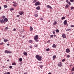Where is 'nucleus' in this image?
<instances>
[{"label":"nucleus","mask_w":74,"mask_h":74,"mask_svg":"<svg viewBox=\"0 0 74 74\" xmlns=\"http://www.w3.org/2000/svg\"><path fill=\"white\" fill-rule=\"evenodd\" d=\"M74 71V67H73V68H72L71 69V71Z\"/></svg>","instance_id":"30"},{"label":"nucleus","mask_w":74,"mask_h":74,"mask_svg":"<svg viewBox=\"0 0 74 74\" xmlns=\"http://www.w3.org/2000/svg\"><path fill=\"white\" fill-rule=\"evenodd\" d=\"M39 67H40V68H42V67H43V65H41L39 66Z\"/></svg>","instance_id":"25"},{"label":"nucleus","mask_w":74,"mask_h":74,"mask_svg":"<svg viewBox=\"0 0 74 74\" xmlns=\"http://www.w3.org/2000/svg\"><path fill=\"white\" fill-rule=\"evenodd\" d=\"M3 42H2V43H0V45H3Z\"/></svg>","instance_id":"37"},{"label":"nucleus","mask_w":74,"mask_h":74,"mask_svg":"<svg viewBox=\"0 0 74 74\" xmlns=\"http://www.w3.org/2000/svg\"><path fill=\"white\" fill-rule=\"evenodd\" d=\"M10 10H14V9H13V8H12V9H10Z\"/></svg>","instance_id":"53"},{"label":"nucleus","mask_w":74,"mask_h":74,"mask_svg":"<svg viewBox=\"0 0 74 74\" xmlns=\"http://www.w3.org/2000/svg\"><path fill=\"white\" fill-rule=\"evenodd\" d=\"M57 24V22L56 21H55L54 22V23H53V25L54 26L55 25Z\"/></svg>","instance_id":"10"},{"label":"nucleus","mask_w":74,"mask_h":74,"mask_svg":"<svg viewBox=\"0 0 74 74\" xmlns=\"http://www.w3.org/2000/svg\"><path fill=\"white\" fill-rule=\"evenodd\" d=\"M13 7H16V5H15V4H13Z\"/></svg>","instance_id":"35"},{"label":"nucleus","mask_w":74,"mask_h":74,"mask_svg":"<svg viewBox=\"0 0 74 74\" xmlns=\"http://www.w3.org/2000/svg\"><path fill=\"white\" fill-rule=\"evenodd\" d=\"M3 41H4V42H8V41H9V40L7 39H4V40H3Z\"/></svg>","instance_id":"18"},{"label":"nucleus","mask_w":74,"mask_h":74,"mask_svg":"<svg viewBox=\"0 0 74 74\" xmlns=\"http://www.w3.org/2000/svg\"><path fill=\"white\" fill-rule=\"evenodd\" d=\"M5 1H8V0H5Z\"/></svg>","instance_id":"63"},{"label":"nucleus","mask_w":74,"mask_h":74,"mask_svg":"<svg viewBox=\"0 0 74 74\" xmlns=\"http://www.w3.org/2000/svg\"><path fill=\"white\" fill-rule=\"evenodd\" d=\"M23 14V12H19V14H20V15H22Z\"/></svg>","instance_id":"12"},{"label":"nucleus","mask_w":74,"mask_h":74,"mask_svg":"<svg viewBox=\"0 0 74 74\" xmlns=\"http://www.w3.org/2000/svg\"><path fill=\"white\" fill-rule=\"evenodd\" d=\"M74 8V7H71V10H73V9Z\"/></svg>","instance_id":"34"},{"label":"nucleus","mask_w":74,"mask_h":74,"mask_svg":"<svg viewBox=\"0 0 74 74\" xmlns=\"http://www.w3.org/2000/svg\"><path fill=\"white\" fill-rule=\"evenodd\" d=\"M13 31H16V29H13Z\"/></svg>","instance_id":"51"},{"label":"nucleus","mask_w":74,"mask_h":74,"mask_svg":"<svg viewBox=\"0 0 74 74\" xmlns=\"http://www.w3.org/2000/svg\"><path fill=\"white\" fill-rule=\"evenodd\" d=\"M19 60L20 61V62H22V58H20V59H19Z\"/></svg>","instance_id":"27"},{"label":"nucleus","mask_w":74,"mask_h":74,"mask_svg":"<svg viewBox=\"0 0 74 74\" xmlns=\"http://www.w3.org/2000/svg\"><path fill=\"white\" fill-rule=\"evenodd\" d=\"M34 41H35L36 42H38V35H35L34 37Z\"/></svg>","instance_id":"2"},{"label":"nucleus","mask_w":74,"mask_h":74,"mask_svg":"<svg viewBox=\"0 0 74 74\" xmlns=\"http://www.w3.org/2000/svg\"><path fill=\"white\" fill-rule=\"evenodd\" d=\"M36 9L39 10V9H40V7L38 6L36 8Z\"/></svg>","instance_id":"21"},{"label":"nucleus","mask_w":74,"mask_h":74,"mask_svg":"<svg viewBox=\"0 0 74 74\" xmlns=\"http://www.w3.org/2000/svg\"><path fill=\"white\" fill-rule=\"evenodd\" d=\"M29 47H30V48H32V46H29Z\"/></svg>","instance_id":"36"},{"label":"nucleus","mask_w":74,"mask_h":74,"mask_svg":"<svg viewBox=\"0 0 74 74\" xmlns=\"http://www.w3.org/2000/svg\"><path fill=\"white\" fill-rule=\"evenodd\" d=\"M5 16H2V19H4V18H5Z\"/></svg>","instance_id":"32"},{"label":"nucleus","mask_w":74,"mask_h":74,"mask_svg":"<svg viewBox=\"0 0 74 74\" xmlns=\"http://www.w3.org/2000/svg\"><path fill=\"white\" fill-rule=\"evenodd\" d=\"M32 30H33V28H32V27H30V31L32 32Z\"/></svg>","instance_id":"13"},{"label":"nucleus","mask_w":74,"mask_h":74,"mask_svg":"<svg viewBox=\"0 0 74 74\" xmlns=\"http://www.w3.org/2000/svg\"><path fill=\"white\" fill-rule=\"evenodd\" d=\"M34 47H38V45H34Z\"/></svg>","instance_id":"17"},{"label":"nucleus","mask_w":74,"mask_h":74,"mask_svg":"<svg viewBox=\"0 0 74 74\" xmlns=\"http://www.w3.org/2000/svg\"><path fill=\"white\" fill-rule=\"evenodd\" d=\"M53 37V35H52L50 36V38H52Z\"/></svg>","instance_id":"40"},{"label":"nucleus","mask_w":74,"mask_h":74,"mask_svg":"<svg viewBox=\"0 0 74 74\" xmlns=\"http://www.w3.org/2000/svg\"><path fill=\"white\" fill-rule=\"evenodd\" d=\"M16 65V63L15 62H13L12 63V65Z\"/></svg>","instance_id":"23"},{"label":"nucleus","mask_w":74,"mask_h":74,"mask_svg":"<svg viewBox=\"0 0 74 74\" xmlns=\"http://www.w3.org/2000/svg\"><path fill=\"white\" fill-rule=\"evenodd\" d=\"M4 74H7L6 73H4Z\"/></svg>","instance_id":"61"},{"label":"nucleus","mask_w":74,"mask_h":74,"mask_svg":"<svg viewBox=\"0 0 74 74\" xmlns=\"http://www.w3.org/2000/svg\"><path fill=\"white\" fill-rule=\"evenodd\" d=\"M8 21V19L7 18H5L4 19H0V23H6Z\"/></svg>","instance_id":"1"},{"label":"nucleus","mask_w":74,"mask_h":74,"mask_svg":"<svg viewBox=\"0 0 74 74\" xmlns=\"http://www.w3.org/2000/svg\"><path fill=\"white\" fill-rule=\"evenodd\" d=\"M35 58H36V59H37L38 60V61H41V56H39L38 55H36V56H35Z\"/></svg>","instance_id":"3"},{"label":"nucleus","mask_w":74,"mask_h":74,"mask_svg":"<svg viewBox=\"0 0 74 74\" xmlns=\"http://www.w3.org/2000/svg\"><path fill=\"white\" fill-rule=\"evenodd\" d=\"M20 17V15H16L17 17L18 18V17Z\"/></svg>","instance_id":"46"},{"label":"nucleus","mask_w":74,"mask_h":74,"mask_svg":"<svg viewBox=\"0 0 74 74\" xmlns=\"http://www.w3.org/2000/svg\"><path fill=\"white\" fill-rule=\"evenodd\" d=\"M74 27V25H71V27Z\"/></svg>","instance_id":"42"},{"label":"nucleus","mask_w":74,"mask_h":74,"mask_svg":"<svg viewBox=\"0 0 74 74\" xmlns=\"http://www.w3.org/2000/svg\"><path fill=\"white\" fill-rule=\"evenodd\" d=\"M56 56H53V60H55V59L56 58Z\"/></svg>","instance_id":"14"},{"label":"nucleus","mask_w":74,"mask_h":74,"mask_svg":"<svg viewBox=\"0 0 74 74\" xmlns=\"http://www.w3.org/2000/svg\"><path fill=\"white\" fill-rule=\"evenodd\" d=\"M38 15L37 14H34V16H35L36 17H38Z\"/></svg>","instance_id":"29"},{"label":"nucleus","mask_w":74,"mask_h":74,"mask_svg":"<svg viewBox=\"0 0 74 74\" xmlns=\"http://www.w3.org/2000/svg\"><path fill=\"white\" fill-rule=\"evenodd\" d=\"M45 50H46V51H49V49L48 48L46 49H45Z\"/></svg>","instance_id":"28"},{"label":"nucleus","mask_w":74,"mask_h":74,"mask_svg":"<svg viewBox=\"0 0 74 74\" xmlns=\"http://www.w3.org/2000/svg\"><path fill=\"white\" fill-rule=\"evenodd\" d=\"M56 33H58L59 29H56Z\"/></svg>","instance_id":"16"},{"label":"nucleus","mask_w":74,"mask_h":74,"mask_svg":"<svg viewBox=\"0 0 74 74\" xmlns=\"http://www.w3.org/2000/svg\"><path fill=\"white\" fill-rule=\"evenodd\" d=\"M24 74H27V73H24Z\"/></svg>","instance_id":"60"},{"label":"nucleus","mask_w":74,"mask_h":74,"mask_svg":"<svg viewBox=\"0 0 74 74\" xmlns=\"http://www.w3.org/2000/svg\"><path fill=\"white\" fill-rule=\"evenodd\" d=\"M64 61H65V59H63V60H62V62H64Z\"/></svg>","instance_id":"41"},{"label":"nucleus","mask_w":74,"mask_h":74,"mask_svg":"<svg viewBox=\"0 0 74 74\" xmlns=\"http://www.w3.org/2000/svg\"><path fill=\"white\" fill-rule=\"evenodd\" d=\"M41 63H42V62H39V63H40V64H41Z\"/></svg>","instance_id":"59"},{"label":"nucleus","mask_w":74,"mask_h":74,"mask_svg":"<svg viewBox=\"0 0 74 74\" xmlns=\"http://www.w3.org/2000/svg\"><path fill=\"white\" fill-rule=\"evenodd\" d=\"M32 42H33V41H32V40H29V43H32Z\"/></svg>","instance_id":"15"},{"label":"nucleus","mask_w":74,"mask_h":74,"mask_svg":"<svg viewBox=\"0 0 74 74\" xmlns=\"http://www.w3.org/2000/svg\"><path fill=\"white\" fill-rule=\"evenodd\" d=\"M49 42H50V40H48V41H47V42L49 43Z\"/></svg>","instance_id":"50"},{"label":"nucleus","mask_w":74,"mask_h":74,"mask_svg":"<svg viewBox=\"0 0 74 74\" xmlns=\"http://www.w3.org/2000/svg\"><path fill=\"white\" fill-rule=\"evenodd\" d=\"M7 8V5H4V8Z\"/></svg>","instance_id":"38"},{"label":"nucleus","mask_w":74,"mask_h":74,"mask_svg":"<svg viewBox=\"0 0 74 74\" xmlns=\"http://www.w3.org/2000/svg\"><path fill=\"white\" fill-rule=\"evenodd\" d=\"M56 35H54V37H56Z\"/></svg>","instance_id":"62"},{"label":"nucleus","mask_w":74,"mask_h":74,"mask_svg":"<svg viewBox=\"0 0 74 74\" xmlns=\"http://www.w3.org/2000/svg\"><path fill=\"white\" fill-rule=\"evenodd\" d=\"M9 68L10 69H12V66H10Z\"/></svg>","instance_id":"44"},{"label":"nucleus","mask_w":74,"mask_h":74,"mask_svg":"<svg viewBox=\"0 0 74 74\" xmlns=\"http://www.w3.org/2000/svg\"><path fill=\"white\" fill-rule=\"evenodd\" d=\"M65 19V17H64V16H63L62 17V18H61V19H62V20Z\"/></svg>","instance_id":"22"},{"label":"nucleus","mask_w":74,"mask_h":74,"mask_svg":"<svg viewBox=\"0 0 74 74\" xmlns=\"http://www.w3.org/2000/svg\"><path fill=\"white\" fill-rule=\"evenodd\" d=\"M62 37H63V38H66V35L64 34H63V35H62Z\"/></svg>","instance_id":"7"},{"label":"nucleus","mask_w":74,"mask_h":74,"mask_svg":"<svg viewBox=\"0 0 74 74\" xmlns=\"http://www.w3.org/2000/svg\"><path fill=\"white\" fill-rule=\"evenodd\" d=\"M67 23V22H66V20L64 21V25H66V24Z\"/></svg>","instance_id":"9"},{"label":"nucleus","mask_w":74,"mask_h":74,"mask_svg":"<svg viewBox=\"0 0 74 74\" xmlns=\"http://www.w3.org/2000/svg\"><path fill=\"white\" fill-rule=\"evenodd\" d=\"M8 29H9V28L8 27H5V30H7Z\"/></svg>","instance_id":"31"},{"label":"nucleus","mask_w":74,"mask_h":74,"mask_svg":"<svg viewBox=\"0 0 74 74\" xmlns=\"http://www.w3.org/2000/svg\"><path fill=\"white\" fill-rule=\"evenodd\" d=\"M7 46H10V44H7Z\"/></svg>","instance_id":"55"},{"label":"nucleus","mask_w":74,"mask_h":74,"mask_svg":"<svg viewBox=\"0 0 74 74\" xmlns=\"http://www.w3.org/2000/svg\"><path fill=\"white\" fill-rule=\"evenodd\" d=\"M66 2H69L68 1V0H66Z\"/></svg>","instance_id":"58"},{"label":"nucleus","mask_w":74,"mask_h":74,"mask_svg":"<svg viewBox=\"0 0 74 74\" xmlns=\"http://www.w3.org/2000/svg\"><path fill=\"white\" fill-rule=\"evenodd\" d=\"M71 31V29H66V31Z\"/></svg>","instance_id":"33"},{"label":"nucleus","mask_w":74,"mask_h":74,"mask_svg":"<svg viewBox=\"0 0 74 74\" xmlns=\"http://www.w3.org/2000/svg\"><path fill=\"white\" fill-rule=\"evenodd\" d=\"M56 47V45L53 44V48H55Z\"/></svg>","instance_id":"26"},{"label":"nucleus","mask_w":74,"mask_h":74,"mask_svg":"<svg viewBox=\"0 0 74 74\" xmlns=\"http://www.w3.org/2000/svg\"><path fill=\"white\" fill-rule=\"evenodd\" d=\"M24 36H23V38H24Z\"/></svg>","instance_id":"64"},{"label":"nucleus","mask_w":74,"mask_h":74,"mask_svg":"<svg viewBox=\"0 0 74 74\" xmlns=\"http://www.w3.org/2000/svg\"><path fill=\"white\" fill-rule=\"evenodd\" d=\"M24 55L25 56H27V52H24Z\"/></svg>","instance_id":"20"},{"label":"nucleus","mask_w":74,"mask_h":74,"mask_svg":"<svg viewBox=\"0 0 74 74\" xmlns=\"http://www.w3.org/2000/svg\"><path fill=\"white\" fill-rule=\"evenodd\" d=\"M7 74H10V72H8L7 73Z\"/></svg>","instance_id":"52"},{"label":"nucleus","mask_w":74,"mask_h":74,"mask_svg":"<svg viewBox=\"0 0 74 74\" xmlns=\"http://www.w3.org/2000/svg\"><path fill=\"white\" fill-rule=\"evenodd\" d=\"M66 57H67V58H70V56L67 55V56H66Z\"/></svg>","instance_id":"45"},{"label":"nucleus","mask_w":74,"mask_h":74,"mask_svg":"<svg viewBox=\"0 0 74 74\" xmlns=\"http://www.w3.org/2000/svg\"><path fill=\"white\" fill-rule=\"evenodd\" d=\"M5 53H11V52L10 51H8L7 50H5Z\"/></svg>","instance_id":"4"},{"label":"nucleus","mask_w":74,"mask_h":74,"mask_svg":"<svg viewBox=\"0 0 74 74\" xmlns=\"http://www.w3.org/2000/svg\"><path fill=\"white\" fill-rule=\"evenodd\" d=\"M46 7H47L48 8H49L50 9H52V7H51V6H50L49 5H48L46 6Z\"/></svg>","instance_id":"11"},{"label":"nucleus","mask_w":74,"mask_h":74,"mask_svg":"<svg viewBox=\"0 0 74 74\" xmlns=\"http://www.w3.org/2000/svg\"><path fill=\"white\" fill-rule=\"evenodd\" d=\"M66 53L70 52V50H69V49H66Z\"/></svg>","instance_id":"8"},{"label":"nucleus","mask_w":74,"mask_h":74,"mask_svg":"<svg viewBox=\"0 0 74 74\" xmlns=\"http://www.w3.org/2000/svg\"><path fill=\"white\" fill-rule=\"evenodd\" d=\"M40 20H43V18H40Z\"/></svg>","instance_id":"47"},{"label":"nucleus","mask_w":74,"mask_h":74,"mask_svg":"<svg viewBox=\"0 0 74 74\" xmlns=\"http://www.w3.org/2000/svg\"><path fill=\"white\" fill-rule=\"evenodd\" d=\"M66 3L68 4L69 5H71V2H69V1H66Z\"/></svg>","instance_id":"24"},{"label":"nucleus","mask_w":74,"mask_h":74,"mask_svg":"<svg viewBox=\"0 0 74 74\" xmlns=\"http://www.w3.org/2000/svg\"><path fill=\"white\" fill-rule=\"evenodd\" d=\"M69 6V5H66V7H66V8H67V7H68V6Z\"/></svg>","instance_id":"43"},{"label":"nucleus","mask_w":74,"mask_h":74,"mask_svg":"<svg viewBox=\"0 0 74 74\" xmlns=\"http://www.w3.org/2000/svg\"><path fill=\"white\" fill-rule=\"evenodd\" d=\"M1 7H0V10H1Z\"/></svg>","instance_id":"57"},{"label":"nucleus","mask_w":74,"mask_h":74,"mask_svg":"<svg viewBox=\"0 0 74 74\" xmlns=\"http://www.w3.org/2000/svg\"><path fill=\"white\" fill-rule=\"evenodd\" d=\"M34 4V5L37 6L39 5V4H40V3L39 2H36Z\"/></svg>","instance_id":"5"},{"label":"nucleus","mask_w":74,"mask_h":74,"mask_svg":"<svg viewBox=\"0 0 74 74\" xmlns=\"http://www.w3.org/2000/svg\"><path fill=\"white\" fill-rule=\"evenodd\" d=\"M53 34H55V32H53Z\"/></svg>","instance_id":"49"},{"label":"nucleus","mask_w":74,"mask_h":74,"mask_svg":"<svg viewBox=\"0 0 74 74\" xmlns=\"http://www.w3.org/2000/svg\"><path fill=\"white\" fill-rule=\"evenodd\" d=\"M37 1H36V0H34V1H33V3H36V2H36Z\"/></svg>","instance_id":"19"},{"label":"nucleus","mask_w":74,"mask_h":74,"mask_svg":"<svg viewBox=\"0 0 74 74\" xmlns=\"http://www.w3.org/2000/svg\"><path fill=\"white\" fill-rule=\"evenodd\" d=\"M13 3H14V4H16V2H13Z\"/></svg>","instance_id":"48"},{"label":"nucleus","mask_w":74,"mask_h":74,"mask_svg":"<svg viewBox=\"0 0 74 74\" xmlns=\"http://www.w3.org/2000/svg\"><path fill=\"white\" fill-rule=\"evenodd\" d=\"M58 66L60 67L62 66V64L61 63V62H60V63H59V64H58Z\"/></svg>","instance_id":"6"},{"label":"nucleus","mask_w":74,"mask_h":74,"mask_svg":"<svg viewBox=\"0 0 74 74\" xmlns=\"http://www.w3.org/2000/svg\"><path fill=\"white\" fill-rule=\"evenodd\" d=\"M10 61V60H7V62Z\"/></svg>","instance_id":"56"},{"label":"nucleus","mask_w":74,"mask_h":74,"mask_svg":"<svg viewBox=\"0 0 74 74\" xmlns=\"http://www.w3.org/2000/svg\"><path fill=\"white\" fill-rule=\"evenodd\" d=\"M70 1L71 2H73V0H70Z\"/></svg>","instance_id":"39"},{"label":"nucleus","mask_w":74,"mask_h":74,"mask_svg":"<svg viewBox=\"0 0 74 74\" xmlns=\"http://www.w3.org/2000/svg\"><path fill=\"white\" fill-rule=\"evenodd\" d=\"M48 74H52V73H51L49 72V73Z\"/></svg>","instance_id":"54"}]
</instances>
